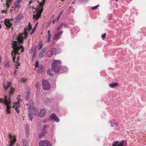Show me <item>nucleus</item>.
Returning a JSON list of instances; mask_svg holds the SVG:
<instances>
[{
    "label": "nucleus",
    "instance_id": "f257e3e1",
    "mask_svg": "<svg viewBox=\"0 0 146 146\" xmlns=\"http://www.w3.org/2000/svg\"><path fill=\"white\" fill-rule=\"evenodd\" d=\"M23 34L19 33L17 35L16 33L14 34L13 38L11 43L13 44V50L11 53V56L13 57V60L15 62V60L16 54L19 55V53L21 51V52H24V48L22 46V44L23 42Z\"/></svg>",
    "mask_w": 146,
    "mask_h": 146
},
{
    "label": "nucleus",
    "instance_id": "f03ea898",
    "mask_svg": "<svg viewBox=\"0 0 146 146\" xmlns=\"http://www.w3.org/2000/svg\"><path fill=\"white\" fill-rule=\"evenodd\" d=\"M60 61L59 60H54L52 65V70L56 73H60L61 68Z\"/></svg>",
    "mask_w": 146,
    "mask_h": 146
},
{
    "label": "nucleus",
    "instance_id": "7ed1b4c3",
    "mask_svg": "<svg viewBox=\"0 0 146 146\" xmlns=\"http://www.w3.org/2000/svg\"><path fill=\"white\" fill-rule=\"evenodd\" d=\"M10 99V98H9V100H7V97H5V99H4L0 98V103L3 104L7 106L6 112L8 114L11 112L10 110V109L11 108L10 105L11 101Z\"/></svg>",
    "mask_w": 146,
    "mask_h": 146
},
{
    "label": "nucleus",
    "instance_id": "20e7f679",
    "mask_svg": "<svg viewBox=\"0 0 146 146\" xmlns=\"http://www.w3.org/2000/svg\"><path fill=\"white\" fill-rule=\"evenodd\" d=\"M42 10V8L40 7H37L36 9V13L35 15H34L33 17V18L35 20H37L40 17Z\"/></svg>",
    "mask_w": 146,
    "mask_h": 146
},
{
    "label": "nucleus",
    "instance_id": "39448f33",
    "mask_svg": "<svg viewBox=\"0 0 146 146\" xmlns=\"http://www.w3.org/2000/svg\"><path fill=\"white\" fill-rule=\"evenodd\" d=\"M39 146H52L49 141L47 140H40L38 143Z\"/></svg>",
    "mask_w": 146,
    "mask_h": 146
},
{
    "label": "nucleus",
    "instance_id": "423d86ee",
    "mask_svg": "<svg viewBox=\"0 0 146 146\" xmlns=\"http://www.w3.org/2000/svg\"><path fill=\"white\" fill-rule=\"evenodd\" d=\"M42 85L44 89L45 90H48L50 88V85L48 82L43 80L42 81Z\"/></svg>",
    "mask_w": 146,
    "mask_h": 146
},
{
    "label": "nucleus",
    "instance_id": "0eeeda50",
    "mask_svg": "<svg viewBox=\"0 0 146 146\" xmlns=\"http://www.w3.org/2000/svg\"><path fill=\"white\" fill-rule=\"evenodd\" d=\"M31 25L30 23H29V26L27 27H25L24 28V38L25 39H26L28 36L27 31H29L30 29L32 28Z\"/></svg>",
    "mask_w": 146,
    "mask_h": 146
},
{
    "label": "nucleus",
    "instance_id": "6e6552de",
    "mask_svg": "<svg viewBox=\"0 0 146 146\" xmlns=\"http://www.w3.org/2000/svg\"><path fill=\"white\" fill-rule=\"evenodd\" d=\"M21 0H17L13 4V7L14 9H19L21 7L20 3Z\"/></svg>",
    "mask_w": 146,
    "mask_h": 146
},
{
    "label": "nucleus",
    "instance_id": "1a4fd4ad",
    "mask_svg": "<svg viewBox=\"0 0 146 146\" xmlns=\"http://www.w3.org/2000/svg\"><path fill=\"white\" fill-rule=\"evenodd\" d=\"M20 105L19 102H17L16 103H13V108L15 109V110L18 113H19V110L18 109L20 107Z\"/></svg>",
    "mask_w": 146,
    "mask_h": 146
},
{
    "label": "nucleus",
    "instance_id": "9d476101",
    "mask_svg": "<svg viewBox=\"0 0 146 146\" xmlns=\"http://www.w3.org/2000/svg\"><path fill=\"white\" fill-rule=\"evenodd\" d=\"M63 33L62 31L58 32L55 34L53 36L52 38L54 40H58L60 38V36Z\"/></svg>",
    "mask_w": 146,
    "mask_h": 146
},
{
    "label": "nucleus",
    "instance_id": "9b49d317",
    "mask_svg": "<svg viewBox=\"0 0 146 146\" xmlns=\"http://www.w3.org/2000/svg\"><path fill=\"white\" fill-rule=\"evenodd\" d=\"M125 142V141L124 140H121V141H116L113 144L112 146H123Z\"/></svg>",
    "mask_w": 146,
    "mask_h": 146
},
{
    "label": "nucleus",
    "instance_id": "f8f14e48",
    "mask_svg": "<svg viewBox=\"0 0 146 146\" xmlns=\"http://www.w3.org/2000/svg\"><path fill=\"white\" fill-rule=\"evenodd\" d=\"M9 138L11 139L10 145H12L14 144L15 142L16 141V136L15 135H14L13 137L11 134H9Z\"/></svg>",
    "mask_w": 146,
    "mask_h": 146
},
{
    "label": "nucleus",
    "instance_id": "ddd939ff",
    "mask_svg": "<svg viewBox=\"0 0 146 146\" xmlns=\"http://www.w3.org/2000/svg\"><path fill=\"white\" fill-rule=\"evenodd\" d=\"M49 117L51 119L54 120L56 122H58L60 120L59 119L55 114L50 115Z\"/></svg>",
    "mask_w": 146,
    "mask_h": 146
},
{
    "label": "nucleus",
    "instance_id": "4468645a",
    "mask_svg": "<svg viewBox=\"0 0 146 146\" xmlns=\"http://www.w3.org/2000/svg\"><path fill=\"white\" fill-rule=\"evenodd\" d=\"M46 50V48H43L42 50L40 52L39 57L40 58H43L44 56V54Z\"/></svg>",
    "mask_w": 146,
    "mask_h": 146
},
{
    "label": "nucleus",
    "instance_id": "2eb2a0df",
    "mask_svg": "<svg viewBox=\"0 0 146 146\" xmlns=\"http://www.w3.org/2000/svg\"><path fill=\"white\" fill-rule=\"evenodd\" d=\"M46 112V110L44 108L41 109L40 110V112L38 113V116L41 117H43L45 115Z\"/></svg>",
    "mask_w": 146,
    "mask_h": 146
},
{
    "label": "nucleus",
    "instance_id": "dca6fc26",
    "mask_svg": "<svg viewBox=\"0 0 146 146\" xmlns=\"http://www.w3.org/2000/svg\"><path fill=\"white\" fill-rule=\"evenodd\" d=\"M68 69L66 67L61 66L60 70V73L66 72L68 71Z\"/></svg>",
    "mask_w": 146,
    "mask_h": 146
},
{
    "label": "nucleus",
    "instance_id": "f3484780",
    "mask_svg": "<svg viewBox=\"0 0 146 146\" xmlns=\"http://www.w3.org/2000/svg\"><path fill=\"white\" fill-rule=\"evenodd\" d=\"M5 23L6 26L8 28H10L12 24L9 21V20H5Z\"/></svg>",
    "mask_w": 146,
    "mask_h": 146
},
{
    "label": "nucleus",
    "instance_id": "a211bd4d",
    "mask_svg": "<svg viewBox=\"0 0 146 146\" xmlns=\"http://www.w3.org/2000/svg\"><path fill=\"white\" fill-rule=\"evenodd\" d=\"M23 17V15L22 14H20L17 15L15 18V19L18 22H19L21 20Z\"/></svg>",
    "mask_w": 146,
    "mask_h": 146
},
{
    "label": "nucleus",
    "instance_id": "6ab92c4d",
    "mask_svg": "<svg viewBox=\"0 0 146 146\" xmlns=\"http://www.w3.org/2000/svg\"><path fill=\"white\" fill-rule=\"evenodd\" d=\"M25 130L26 134L27 136H28L29 135L30 133H29V127L28 125H27L25 126Z\"/></svg>",
    "mask_w": 146,
    "mask_h": 146
},
{
    "label": "nucleus",
    "instance_id": "aec40b11",
    "mask_svg": "<svg viewBox=\"0 0 146 146\" xmlns=\"http://www.w3.org/2000/svg\"><path fill=\"white\" fill-rule=\"evenodd\" d=\"M33 114L35 115H37V109L35 107L33 106L32 107Z\"/></svg>",
    "mask_w": 146,
    "mask_h": 146
},
{
    "label": "nucleus",
    "instance_id": "412c9836",
    "mask_svg": "<svg viewBox=\"0 0 146 146\" xmlns=\"http://www.w3.org/2000/svg\"><path fill=\"white\" fill-rule=\"evenodd\" d=\"M43 66L42 65L40 64L38 67V72L39 73H41L43 71Z\"/></svg>",
    "mask_w": 146,
    "mask_h": 146
},
{
    "label": "nucleus",
    "instance_id": "4be33fe9",
    "mask_svg": "<svg viewBox=\"0 0 146 146\" xmlns=\"http://www.w3.org/2000/svg\"><path fill=\"white\" fill-rule=\"evenodd\" d=\"M48 39L47 40V42H50V38L51 37V35L50 34V31L49 30L48 31Z\"/></svg>",
    "mask_w": 146,
    "mask_h": 146
},
{
    "label": "nucleus",
    "instance_id": "5701e85b",
    "mask_svg": "<svg viewBox=\"0 0 146 146\" xmlns=\"http://www.w3.org/2000/svg\"><path fill=\"white\" fill-rule=\"evenodd\" d=\"M11 83L10 82H7V85L5 86V85H3V87L5 90L6 91L9 88V86H10Z\"/></svg>",
    "mask_w": 146,
    "mask_h": 146
},
{
    "label": "nucleus",
    "instance_id": "b1692460",
    "mask_svg": "<svg viewBox=\"0 0 146 146\" xmlns=\"http://www.w3.org/2000/svg\"><path fill=\"white\" fill-rule=\"evenodd\" d=\"M50 50L51 51L52 53V55L55 54L57 51V50L56 48H51Z\"/></svg>",
    "mask_w": 146,
    "mask_h": 146
},
{
    "label": "nucleus",
    "instance_id": "393cba45",
    "mask_svg": "<svg viewBox=\"0 0 146 146\" xmlns=\"http://www.w3.org/2000/svg\"><path fill=\"white\" fill-rule=\"evenodd\" d=\"M14 90V88H13L12 86L9 92L10 97H11V95L13 94Z\"/></svg>",
    "mask_w": 146,
    "mask_h": 146
},
{
    "label": "nucleus",
    "instance_id": "a878e982",
    "mask_svg": "<svg viewBox=\"0 0 146 146\" xmlns=\"http://www.w3.org/2000/svg\"><path fill=\"white\" fill-rule=\"evenodd\" d=\"M23 146H28V144L26 139H24L23 141Z\"/></svg>",
    "mask_w": 146,
    "mask_h": 146
},
{
    "label": "nucleus",
    "instance_id": "bb28decb",
    "mask_svg": "<svg viewBox=\"0 0 146 146\" xmlns=\"http://www.w3.org/2000/svg\"><path fill=\"white\" fill-rule=\"evenodd\" d=\"M52 56V53L51 51L50 50L48 51L46 55V57H50Z\"/></svg>",
    "mask_w": 146,
    "mask_h": 146
},
{
    "label": "nucleus",
    "instance_id": "cd10ccee",
    "mask_svg": "<svg viewBox=\"0 0 146 146\" xmlns=\"http://www.w3.org/2000/svg\"><path fill=\"white\" fill-rule=\"evenodd\" d=\"M118 85V84L117 83H113L110 84L109 85V86L111 88H113L114 87L117 86Z\"/></svg>",
    "mask_w": 146,
    "mask_h": 146
},
{
    "label": "nucleus",
    "instance_id": "c85d7f7f",
    "mask_svg": "<svg viewBox=\"0 0 146 146\" xmlns=\"http://www.w3.org/2000/svg\"><path fill=\"white\" fill-rule=\"evenodd\" d=\"M13 1V0H6V5L7 7H9V4Z\"/></svg>",
    "mask_w": 146,
    "mask_h": 146
},
{
    "label": "nucleus",
    "instance_id": "c756f323",
    "mask_svg": "<svg viewBox=\"0 0 146 146\" xmlns=\"http://www.w3.org/2000/svg\"><path fill=\"white\" fill-rule=\"evenodd\" d=\"M26 81V80L24 79H21L19 80L18 82L19 84H21L23 82H24Z\"/></svg>",
    "mask_w": 146,
    "mask_h": 146
},
{
    "label": "nucleus",
    "instance_id": "7c9ffc66",
    "mask_svg": "<svg viewBox=\"0 0 146 146\" xmlns=\"http://www.w3.org/2000/svg\"><path fill=\"white\" fill-rule=\"evenodd\" d=\"M28 117L29 119L31 121H32V119L33 118V116L32 114L31 113H29L28 114Z\"/></svg>",
    "mask_w": 146,
    "mask_h": 146
},
{
    "label": "nucleus",
    "instance_id": "2f4dec72",
    "mask_svg": "<svg viewBox=\"0 0 146 146\" xmlns=\"http://www.w3.org/2000/svg\"><path fill=\"white\" fill-rule=\"evenodd\" d=\"M45 2V0H42V2L39 3V5L40 6H43L44 5V3Z\"/></svg>",
    "mask_w": 146,
    "mask_h": 146
},
{
    "label": "nucleus",
    "instance_id": "473e14b6",
    "mask_svg": "<svg viewBox=\"0 0 146 146\" xmlns=\"http://www.w3.org/2000/svg\"><path fill=\"white\" fill-rule=\"evenodd\" d=\"M44 135V134L42 133H41L39 134V137L40 139Z\"/></svg>",
    "mask_w": 146,
    "mask_h": 146
},
{
    "label": "nucleus",
    "instance_id": "72a5a7b5",
    "mask_svg": "<svg viewBox=\"0 0 146 146\" xmlns=\"http://www.w3.org/2000/svg\"><path fill=\"white\" fill-rule=\"evenodd\" d=\"M64 25V24L63 23H62L61 24V25L58 27L56 29L57 30H59L60 29H61L62 28V26Z\"/></svg>",
    "mask_w": 146,
    "mask_h": 146
},
{
    "label": "nucleus",
    "instance_id": "f704fd0d",
    "mask_svg": "<svg viewBox=\"0 0 146 146\" xmlns=\"http://www.w3.org/2000/svg\"><path fill=\"white\" fill-rule=\"evenodd\" d=\"M99 6V5H97L94 7H93L92 9V10H94L97 9Z\"/></svg>",
    "mask_w": 146,
    "mask_h": 146
},
{
    "label": "nucleus",
    "instance_id": "c9c22d12",
    "mask_svg": "<svg viewBox=\"0 0 146 146\" xmlns=\"http://www.w3.org/2000/svg\"><path fill=\"white\" fill-rule=\"evenodd\" d=\"M39 48H38L39 50H40L42 48L43 46V44L42 42L40 43L39 44Z\"/></svg>",
    "mask_w": 146,
    "mask_h": 146
},
{
    "label": "nucleus",
    "instance_id": "e433bc0d",
    "mask_svg": "<svg viewBox=\"0 0 146 146\" xmlns=\"http://www.w3.org/2000/svg\"><path fill=\"white\" fill-rule=\"evenodd\" d=\"M36 29V27L35 28V27H34L33 28V29L32 30V32L30 33L31 35H32L34 33V32H35V29Z\"/></svg>",
    "mask_w": 146,
    "mask_h": 146
},
{
    "label": "nucleus",
    "instance_id": "4c0bfd02",
    "mask_svg": "<svg viewBox=\"0 0 146 146\" xmlns=\"http://www.w3.org/2000/svg\"><path fill=\"white\" fill-rule=\"evenodd\" d=\"M39 63L38 61H36L35 64V66L36 68H37L39 66Z\"/></svg>",
    "mask_w": 146,
    "mask_h": 146
},
{
    "label": "nucleus",
    "instance_id": "58836bf2",
    "mask_svg": "<svg viewBox=\"0 0 146 146\" xmlns=\"http://www.w3.org/2000/svg\"><path fill=\"white\" fill-rule=\"evenodd\" d=\"M47 73L50 76H53L52 74L51 73V72L49 70L48 71Z\"/></svg>",
    "mask_w": 146,
    "mask_h": 146
},
{
    "label": "nucleus",
    "instance_id": "ea45409f",
    "mask_svg": "<svg viewBox=\"0 0 146 146\" xmlns=\"http://www.w3.org/2000/svg\"><path fill=\"white\" fill-rule=\"evenodd\" d=\"M35 53H36V51H35V50L34 53H33V55L32 56V58H34L35 57V56H36Z\"/></svg>",
    "mask_w": 146,
    "mask_h": 146
},
{
    "label": "nucleus",
    "instance_id": "a19ab883",
    "mask_svg": "<svg viewBox=\"0 0 146 146\" xmlns=\"http://www.w3.org/2000/svg\"><path fill=\"white\" fill-rule=\"evenodd\" d=\"M6 66L7 67H9L10 66V64L9 62H7L6 64Z\"/></svg>",
    "mask_w": 146,
    "mask_h": 146
},
{
    "label": "nucleus",
    "instance_id": "79ce46f5",
    "mask_svg": "<svg viewBox=\"0 0 146 146\" xmlns=\"http://www.w3.org/2000/svg\"><path fill=\"white\" fill-rule=\"evenodd\" d=\"M20 63L19 62V61L17 62L16 63V66H18L20 65Z\"/></svg>",
    "mask_w": 146,
    "mask_h": 146
},
{
    "label": "nucleus",
    "instance_id": "37998d69",
    "mask_svg": "<svg viewBox=\"0 0 146 146\" xmlns=\"http://www.w3.org/2000/svg\"><path fill=\"white\" fill-rule=\"evenodd\" d=\"M106 36V34L105 33L102 36V38H103V39H104V38Z\"/></svg>",
    "mask_w": 146,
    "mask_h": 146
},
{
    "label": "nucleus",
    "instance_id": "c03bdc74",
    "mask_svg": "<svg viewBox=\"0 0 146 146\" xmlns=\"http://www.w3.org/2000/svg\"><path fill=\"white\" fill-rule=\"evenodd\" d=\"M35 86L36 87L37 89L38 88V83H37L35 85Z\"/></svg>",
    "mask_w": 146,
    "mask_h": 146
},
{
    "label": "nucleus",
    "instance_id": "a18cd8bd",
    "mask_svg": "<svg viewBox=\"0 0 146 146\" xmlns=\"http://www.w3.org/2000/svg\"><path fill=\"white\" fill-rule=\"evenodd\" d=\"M60 17V16H59L57 18V19H56V22H57L58 21V19H59V17Z\"/></svg>",
    "mask_w": 146,
    "mask_h": 146
},
{
    "label": "nucleus",
    "instance_id": "49530a36",
    "mask_svg": "<svg viewBox=\"0 0 146 146\" xmlns=\"http://www.w3.org/2000/svg\"><path fill=\"white\" fill-rule=\"evenodd\" d=\"M17 71V70L16 69H15V70L14 72V74L15 75H16L17 74V72H16Z\"/></svg>",
    "mask_w": 146,
    "mask_h": 146
},
{
    "label": "nucleus",
    "instance_id": "de8ad7c7",
    "mask_svg": "<svg viewBox=\"0 0 146 146\" xmlns=\"http://www.w3.org/2000/svg\"><path fill=\"white\" fill-rule=\"evenodd\" d=\"M29 5H30L32 2L33 1L32 0H30L29 1Z\"/></svg>",
    "mask_w": 146,
    "mask_h": 146
},
{
    "label": "nucleus",
    "instance_id": "09e8293b",
    "mask_svg": "<svg viewBox=\"0 0 146 146\" xmlns=\"http://www.w3.org/2000/svg\"><path fill=\"white\" fill-rule=\"evenodd\" d=\"M48 127V125H44V128H46Z\"/></svg>",
    "mask_w": 146,
    "mask_h": 146
},
{
    "label": "nucleus",
    "instance_id": "8fccbe9b",
    "mask_svg": "<svg viewBox=\"0 0 146 146\" xmlns=\"http://www.w3.org/2000/svg\"><path fill=\"white\" fill-rule=\"evenodd\" d=\"M113 124H114L115 125H116V126H118V125L117 124V123H113Z\"/></svg>",
    "mask_w": 146,
    "mask_h": 146
},
{
    "label": "nucleus",
    "instance_id": "3c124183",
    "mask_svg": "<svg viewBox=\"0 0 146 146\" xmlns=\"http://www.w3.org/2000/svg\"><path fill=\"white\" fill-rule=\"evenodd\" d=\"M113 123H111L110 125H111V127H113Z\"/></svg>",
    "mask_w": 146,
    "mask_h": 146
},
{
    "label": "nucleus",
    "instance_id": "603ef678",
    "mask_svg": "<svg viewBox=\"0 0 146 146\" xmlns=\"http://www.w3.org/2000/svg\"><path fill=\"white\" fill-rule=\"evenodd\" d=\"M38 24V22H37L36 24L35 25V28L37 26V25Z\"/></svg>",
    "mask_w": 146,
    "mask_h": 146
},
{
    "label": "nucleus",
    "instance_id": "864d4df0",
    "mask_svg": "<svg viewBox=\"0 0 146 146\" xmlns=\"http://www.w3.org/2000/svg\"><path fill=\"white\" fill-rule=\"evenodd\" d=\"M63 11H62L60 13V15H59V16H60L62 15V13H63Z\"/></svg>",
    "mask_w": 146,
    "mask_h": 146
},
{
    "label": "nucleus",
    "instance_id": "5fc2aeb1",
    "mask_svg": "<svg viewBox=\"0 0 146 146\" xmlns=\"http://www.w3.org/2000/svg\"><path fill=\"white\" fill-rule=\"evenodd\" d=\"M56 19H55L53 21V24H54V22L55 21H56Z\"/></svg>",
    "mask_w": 146,
    "mask_h": 146
},
{
    "label": "nucleus",
    "instance_id": "6e6d98bb",
    "mask_svg": "<svg viewBox=\"0 0 146 146\" xmlns=\"http://www.w3.org/2000/svg\"><path fill=\"white\" fill-rule=\"evenodd\" d=\"M2 28V25L1 24H0V29H1Z\"/></svg>",
    "mask_w": 146,
    "mask_h": 146
},
{
    "label": "nucleus",
    "instance_id": "4d7b16f0",
    "mask_svg": "<svg viewBox=\"0 0 146 146\" xmlns=\"http://www.w3.org/2000/svg\"><path fill=\"white\" fill-rule=\"evenodd\" d=\"M28 97H27L26 99V100H27L28 99Z\"/></svg>",
    "mask_w": 146,
    "mask_h": 146
},
{
    "label": "nucleus",
    "instance_id": "13d9d810",
    "mask_svg": "<svg viewBox=\"0 0 146 146\" xmlns=\"http://www.w3.org/2000/svg\"><path fill=\"white\" fill-rule=\"evenodd\" d=\"M27 95H29V92H28V93H27Z\"/></svg>",
    "mask_w": 146,
    "mask_h": 146
},
{
    "label": "nucleus",
    "instance_id": "bf43d9fd",
    "mask_svg": "<svg viewBox=\"0 0 146 146\" xmlns=\"http://www.w3.org/2000/svg\"><path fill=\"white\" fill-rule=\"evenodd\" d=\"M18 100H19V101H21V100H20V99H19Z\"/></svg>",
    "mask_w": 146,
    "mask_h": 146
},
{
    "label": "nucleus",
    "instance_id": "052dcab7",
    "mask_svg": "<svg viewBox=\"0 0 146 146\" xmlns=\"http://www.w3.org/2000/svg\"><path fill=\"white\" fill-rule=\"evenodd\" d=\"M118 1V0H116V1Z\"/></svg>",
    "mask_w": 146,
    "mask_h": 146
},
{
    "label": "nucleus",
    "instance_id": "680f3d73",
    "mask_svg": "<svg viewBox=\"0 0 146 146\" xmlns=\"http://www.w3.org/2000/svg\"><path fill=\"white\" fill-rule=\"evenodd\" d=\"M17 59L18 60H19V58H17Z\"/></svg>",
    "mask_w": 146,
    "mask_h": 146
},
{
    "label": "nucleus",
    "instance_id": "e2e57ef3",
    "mask_svg": "<svg viewBox=\"0 0 146 146\" xmlns=\"http://www.w3.org/2000/svg\"><path fill=\"white\" fill-rule=\"evenodd\" d=\"M31 53L32 54V52H31Z\"/></svg>",
    "mask_w": 146,
    "mask_h": 146
},
{
    "label": "nucleus",
    "instance_id": "0e129e2a",
    "mask_svg": "<svg viewBox=\"0 0 146 146\" xmlns=\"http://www.w3.org/2000/svg\"><path fill=\"white\" fill-rule=\"evenodd\" d=\"M74 3V2H72V3Z\"/></svg>",
    "mask_w": 146,
    "mask_h": 146
}]
</instances>
